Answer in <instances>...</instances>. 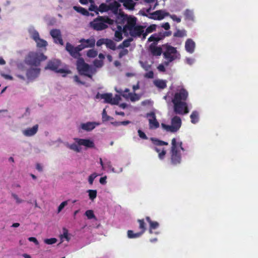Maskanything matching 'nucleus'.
<instances>
[{
	"label": "nucleus",
	"instance_id": "f257e3e1",
	"mask_svg": "<svg viewBox=\"0 0 258 258\" xmlns=\"http://www.w3.org/2000/svg\"><path fill=\"white\" fill-rule=\"evenodd\" d=\"M188 96V92L183 88L178 87L175 90L169 91L163 98L167 103L173 104V111L176 114L184 115L189 112L186 100Z\"/></svg>",
	"mask_w": 258,
	"mask_h": 258
},
{
	"label": "nucleus",
	"instance_id": "f03ea898",
	"mask_svg": "<svg viewBox=\"0 0 258 258\" xmlns=\"http://www.w3.org/2000/svg\"><path fill=\"white\" fill-rule=\"evenodd\" d=\"M185 151V149L183 147L181 140L179 138H173L170 151V164L174 166L180 164L183 153Z\"/></svg>",
	"mask_w": 258,
	"mask_h": 258
},
{
	"label": "nucleus",
	"instance_id": "7ed1b4c3",
	"mask_svg": "<svg viewBox=\"0 0 258 258\" xmlns=\"http://www.w3.org/2000/svg\"><path fill=\"white\" fill-rule=\"evenodd\" d=\"M29 69H26L25 66H18V71L16 76L23 81H26L27 83L33 81L40 74V69L38 66H30Z\"/></svg>",
	"mask_w": 258,
	"mask_h": 258
},
{
	"label": "nucleus",
	"instance_id": "20e7f679",
	"mask_svg": "<svg viewBox=\"0 0 258 258\" xmlns=\"http://www.w3.org/2000/svg\"><path fill=\"white\" fill-rule=\"evenodd\" d=\"M137 20V19L135 17L128 16L122 11H120L116 17V22L121 25L126 23L122 28V32L125 33L136 25Z\"/></svg>",
	"mask_w": 258,
	"mask_h": 258
},
{
	"label": "nucleus",
	"instance_id": "39448f33",
	"mask_svg": "<svg viewBox=\"0 0 258 258\" xmlns=\"http://www.w3.org/2000/svg\"><path fill=\"white\" fill-rule=\"evenodd\" d=\"M113 23L114 20L108 16H98L90 22L89 26L93 30L99 31L107 28L108 25H112Z\"/></svg>",
	"mask_w": 258,
	"mask_h": 258
},
{
	"label": "nucleus",
	"instance_id": "423d86ee",
	"mask_svg": "<svg viewBox=\"0 0 258 258\" xmlns=\"http://www.w3.org/2000/svg\"><path fill=\"white\" fill-rule=\"evenodd\" d=\"M47 59V56L44 53L38 51H29L25 57V62L26 64H40Z\"/></svg>",
	"mask_w": 258,
	"mask_h": 258
},
{
	"label": "nucleus",
	"instance_id": "0eeeda50",
	"mask_svg": "<svg viewBox=\"0 0 258 258\" xmlns=\"http://www.w3.org/2000/svg\"><path fill=\"white\" fill-rule=\"evenodd\" d=\"M163 57L167 61L166 64H168V63L179 58L180 54L178 52L176 48L172 46L168 43L163 45Z\"/></svg>",
	"mask_w": 258,
	"mask_h": 258
},
{
	"label": "nucleus",
	"instance_id": "6e6552de",
	"mask_svg": "<svg viewBox=\"0 0 258 258\" xmlns=\"http://www.w3.org/2000/svg\"><path fill=\"white\" fill-rule=\"evenodd\" d=\"M161 126L167 132L175 133L178 131L181 125V119L180 117L175 115L171 119V124L167 125L164 123H161Z\"/></svg>",
	"mask_w": 258,
	"mask_h": 258
},
{
	"label": "nucleus",
	"instance_id": "1a4fd4ad",
	"mask_svg": "<svg viewBox=\"0 0 258 258\" xmlns=\"http://www.w3.org/2000/svg\"><path fill=\"white\" fill-rule=\"evenodd\" d=\"M150 140L156 145V147H154V150L158 153V156L159 159L160 160H164L166 154V150L163 147V146L168 145V143L153 138H151Z\"/></svg>",
	"mask_w": 258,
	"mask_h": 258
},
{
	"label": "nucleus",
	"instance_id": "9d476101",
	"mask_svg": "<svg viewBox=\"0 0 258 258\" xmlns=\"http://www.w3.org/2000/svg\"><path fill=\"white\" fill-rule=\"evenodd\" d=\"M102 66H77V70L81 76L91 78L97 71L98 68Z\"/></svg>",
	"mask_w": 258,
	"mask_h": 258
},
{
	"label": "nucleus",
	"instance_id": "9b49d317",
	"mask_svg": "<svg viewBox=\"0 0 258 258\" xmlns=\"http://www.w3.org/2000/svg\"><path fill=\"white\" fill-rule=\"evenodd\" d=\"M66 49L69 52L70 55L74 58H77L81 56L80 52L82 50H81V46L80 45L75 47L71 43L67 42L66 46Z\"/></svg>",
	"mask_w": 258,
	"mask_h": 258
},
{
	"label": "nucleus",
	"instance_id": "f8f14e48",
	"mask_svg": "<svg viewBox=\"0 0 258 258\" xmlns=\"http://www.w3.org/2000/svg\"><path fill=\"white\" fill-rule=\"evenodd\" d=\"M60 66H46L45 70H50L55 73L60 74L62 77H66L68 74L71 73V71L66 68H61Z\"/></svg>",
	"mask_w": 258,
	"mask_h": 258
},
{
	"label": "nucleus",
	"instance_id": "ddd939ff",
	"mask_svg": "<svg viewBox=\"0 0 258 258\" xmlns=\"http://www.w3.org/2000/svg\"><path fill=\"white\" fill-rule=\"evenodd\" d=\"M115 90L117 92L120 93L123 97L126 99H130L132 101H136L140 99L139 95L136 93L133 94L129 93V90L128 89H125L124 91L121 89L117 90V89H115Z\"/></svg>",
	"mask_w": 258,
	"mask_h": 258
},
{
	"label": "nucleus",
	"instance_id": "4468645a",
	"mask_svg": "<svg viewBox=\"0 0 258 258\" xmlns=\"http://www.w3.org/2000/svg\"><path fill=\"white\" fill-rule=\"evenodd\" d=\"M74 140L80 145V146H84L86 148H93L95 147L94 142L90 139L76 138H74Z\"/></svg>",
	"mask_w": 258,
	"mask_h": 258
},
{
	"label": "nucleus",
	"instance_id": "2eb2a0df",
	"mask_svg": "<svg viewBox=\"0 0 258 258\" xmlns=\"http://www.w3.org/2000/svg\"><path fill=\"white\" fill-rule=\"evenodd\" d=\"M147 117L149 122V126L151 129L157 128L159 126V123L157 121L155 114L151 112L147 114Z\"/></svg>",
	"mask_w": 258,
	"mask_h": 258
},
{
	"label": "nucleus",
	"instance_id": "dca6fc26",
	"mask_svg": "<svg viewBox=\"0 0 258 258\" xmlns=\"http://www.w3.org/2000/svg\"><path fill=\"white\" fill-rule=\"evenodd\" d=\"M99 125V123L98 122L95 121H88L81 123L79 128L86 132H90Z\"/></svg>",
	"mask_w": 258,
	"mask_h": 258
},
{
	"label": "nucleus",
	"instance_id": "f3484780",
	"mask_svg": "<svg viewBox=\"0 0 258 258\" xmlns=\"http://www.w3.org/2000/svg\"><path fill=\"white\" fill-rule=\"evenodd\" d=\"M130 35L133 37H141L144 32V27L141 25H136L129 31Z\"/></svg>",
	"mask_w": 258,
	"mask_h": 258
},
{
	"label": "nucleus",
	"instance_id": "a211bd4d",
	"mask_svg": "<svg viewBox=\"0 0 258 258\" xmlns=\"http://www.w3.org/2000/svg\"><path fill=\"white\" fill-rule=\"evenodd\" d=\"M81 44V50H83L88 47H93L95 44V40L94 38L85 39L84 38L81 39L80 40Z\"/></svg>",
	"mask_w": 258,
	"mask_h": 258
},
{
	"label": "nucleus",
	"instance_id": "6ab92c4d",
	"mask_svg": "<svg viewBox=\"0 0 258 258\" xmlns=\"http://www.w3.org/2000/svg\"><path fill=\"white\" fill-rule=\"evenodd\" d=\"M150 16L149 17L150 19L154 20H162L165 16H168L169 15V13H165L161 10L156 11L152 13H151Z\"/></svg>",
	"mask_w": 258,
	"mask_h": 258
},
{
	"label": "nucleus",
	"instance_id": "aec40b11",
	"mask_svg": "<svg viewBox=\"0 0 258 258\" xmlns=\"http://www.w3.org/2000/svg\"><path fill=\"white\" fill-rule=\"evenodd\" d=\"M38 125L37 124L34 125L32 127H28L22 131V134L24 136L30 137L34 136L37 132Z\"/></svg>",
	"mask_w": 258,
	"mask_h": 258
},
{
	"label": "nucleus",
	"instance_id": "412c9836",
	"mask_svg": "<svg viewBox=\"0 0 258 258\" xmlns=\"http://www.w3.org/2000/svg\"><path fill=\"white\" fill-rule=\"evenodd\" d=\"M120 7V4L118 2L114 1L113 3L109 4V11H111L114 14L116 15L117 17L119 12L122 11L121 10H119V8Z\"/></svg>",
	"mask_w": 258,
	"mask_h": 258
},
{
	"label": "nucleus",
	"instance_id": "4be33fe9",
	"mask_svg": "<svg viewBox=\"0 0 258 258\" xmlns=\"http://www.w3.org/2000/svg\"><path fill=\"white\" fill-rule=\"evenodd\" d=\"M196 44L191 39H187L185 43V48L190 53L194 52Z\"/></svg>",
	"mask_w": 258,
	"mask_h": 258
},
{
	"label": "nucleus",
	"instance_id": "5701e85b",
	"mask_svg": "<svg viewBox=\"0 0 258 258\" xmlns=\"http://www.w3.org/2000/svg\"><path fill=\"white\" fill-rule=\"evenodd\" d=\"M104 161L105 162L104 165L105 166V168H107L108 169V171H110L113 173H121L122 172L123 169L122 167H120V168H119V169L118 170H116L114 169V168H113L112 166L111 162L109 160H108L106 158H104Z\"/></svg>",
	"mask_w": 258,
	"mask_h": 258
},
{
	"label": "nucleus",
	"instance_id": "b1692460",
	"mask_svg": "<svg viewBox=\"0 0 258 258\" xmlns=\"http://www.w3.org/2000/svg\"><path fill=\"white\" fill-rule=\"evenodd\" d=\"M119 2L122 4L125 9L128 10L133 11L135 9L136 3L133 0H119Z\"/></svg>",
	"mask_w": 258,
	"mask_h": 258
},
{
	"label": "nucleus",
	"instance_id": "393cba45",
	"mask_svg": "<svg viewBox=\"0 0 258 258\" xmlns=\"http://www.w3.org/2000/svg\"><path fill=\"white\" fill-rule=\"evenodd\" d=\"M97 98H100L104 100V103H110L112 104V95L111 93L98 94L96 95Z\"/></svg>",
	"mask_w": 258,
	"mask_h": 258
},
{
	"label": "nucleus",
	"instance_id": "a878e982",
	"mask_svg": "<svg viewBox=\"0 0 258 258\" xmlns=\"http://www.w3.org/2000/svg\"><path fill=\"white\" fill-rule=\"evenodd\" d=\"M154 44L155 45L156 44V43H153L150 46V50L151 51V53L153 55L155 56H159L163 52V45L162 46V47H158L156 46H153V44Z\"/></svg>",
	"mask_w": 258,
	"mask_h": 258
},
{
	"label": "nucleus",
	"instance_id": "bb28decb",
	"mask_svg": "<svg viewBox=\"0 0 258 258\" xmlns=\"http://www.w3.org/2000/svg\"><path fill=\"white\" fill-rule=\"evenodd\" d=\"M50 34L54 39L55 38H59V44L62 45L63 44V40L61 38L60 31L58 29H52L50 32Z\"/></svg>",
	"mask_w": 258,
	"mask_h": 258
},
{
	"label": "nucleus",
	"instance_id": "cd10ccee",
	"mask_svg": "<svg viewBox=\"0 0 258 258\" xmlns=\"http://www.w3.org/2000/svg\"><path fill=\"white\" fill-rule=\"evenodd\" d=\"M166 81L160 80V79H155L153 81V84L154 85L160 89H163L166 87Z\"/></svg>",
	"mask_w": 258,
	"mask_h": 258
},
{
	"label": "nucleus",
	"instance_id": "c85d7f7f",
	"mask_svg": "<svg viewBox=\"0 0 258 258\" xmlns=\"http://www.w3.org/2000/svg\"><path fill=\"white\" fill-rule=\"evenodd\" d=\"M151 66H142L143 69L147 72L145 74L144 77L149 79H152L154 77V73L151 70Z\"/></svg>",
	"mask_w": 258,
	"mask_h": 258
},
{
	"label": "nucleus",
	"instance_id": "c756f323",
	"mask_svg": "<svg viewBox=\"0 0 258 258\" xmlns=\"http://www.w3.org/2000/svg\"><path fill=\"white\" fill-rule=\"evenodd\" d=\"M190 118L192 123H197L199 121V112L196 110L193 111L190 115Z\"/></svg>",
	"mask_w": 258,
	"mask_h": 258
},
{
	"label": "nucleus",
	"instance_id": "7c9ffc66",
	"mask_svg": "<svg viewBox=\"0 0 258 258\" xmlns=\"http://www.w3.org/2000/svg\"><path fill=\"white\" fill-rule=\"evenodd\" d=\"M67 147L69 148L70 149L77 152L79 153L81 151V148L80 147V145H79L75 141V143L71 144H68Z\"/></svg>",
	"mask_w": 258,
	"mask_h": 258
},
{
	"label": "nucleus",
	"instance_id": "2f4dec72",
	"mask_svg": "<svg viewBox=\"0 0 258 258\" xmlns=\"http://www.w3.org/2000/svg\"><path fill=\"white\" fill-rule=\"evenodd\" d=\"M29 33L30 35V37L33 39L35 42L40 38L39 34L36 30L34 29H30Z\"/></svg>",
	"mask_w": 258,
	"mask_h": 258
},
{
	"label": "nucleus",
	"instance_id": "473e14b6",
	"mask_svg": "<svg viewBox=\"0 0 258 258\" xmlns=\"http://www.w3.org/2000/svg\"><path fill=\"white\" fill-rule=\"evenodd\" d=\"M146 220L149 223L150 227L154 230L157 229L159 226V224L156 221H153L149 217H147Z\"/></svg>",
	"mask_w": 258,
	"mask_h": 258
},
{
	"label": "nucleus",
	"instance_id": "72a5a7b5",
	"mask_svg": "<svg viewBox=\"0 0 258 258\" xmlns=\"http://www.w3.org/2000/svg\"><path fill=\"white\" fill-rule=\"evenodd\" d=\"M143 234V232H137V233H134L133 230H128L127 231V237L129 238H137L141 236V235Z\"/></svg>",
	"mask_w": 258,
	"mask_h": 258
},
{
	"label": "nucleus",
	"instance_id": "f704fd0d",
	"mask_svg": "<svg viewBox=\"0 0 258 258\" xmlns=\"http://www.w3.org/2000/svg\"><path fill=\"white\" fill-rule=\"evenodd\" d=\"M73 9L84 16H89L90 14L89 12L86 9L81 7L74 6Z\"/></svg>",
	"mask_w": 258,
	"mask_h": 258
},
{
	"label": "nucleus",
	"instance_id": "c9c22d12",
	"mask_svg": "<svg viewBox=\"0 0 258 258\" xmlns=\"http://www.w3.org/2000/svg\"><path fill=\"white\" fill-rule=\"evenodd\" d=\"M35 42L38 48L46 47L48 45L47 42L46 40L40 38L36 41Z\"/></svg>",
	"mask_w": 258,
	"mask_h": 258
},
{
	"label": "nucleus",
	"instance_id": "e433bc0d",
	"mask_svg": "<svg viewBox=\"0 0 258 258\" xmlns=\"http://www.w3.org/2000/svg\"><path fill=\"white\" fill-rule=\"evenodd\" d=\"M105 45L107 48L113 50H114L116 49L115 43L111 39H106Z\"/></svg>",
	"mask_w": 258,
	"mask_h": 258
},
{
	"label": "nucleus",
	"instance_id": "4c0bfd02",
	"mask_svg": "<svg viewBox=\"0 0 258 258\" xmlns=\"http://www.w3.org/2000/svg\"><path fill=\"white\" fill-rule=\"evenodd\" d=\"M117 29H118V30L116 31L115 32V37L116 38V40L119 41H120L122 39V28L121 26H118Z\"/></svg>",
	"mask_w": 258,
	"mask_h": 258
},
{
	"label": "nucleus",
	"instance_id": "58836bf2",
	"mask_svg": "<svg viewBox=\"0 0 258 258\" xmlns=\"http://www.w3.org/2000/svg\"><path fill=\"white\" fill-rule=\"evenodd\" d=\"M184 15L185 20H194V14L192 11L189 10H186L184 12Z\"/></svg>",
	"mask_w": 258,
	"mask_h": 258
},
{
	"label": "nucleus",
	"instance_id": "ea45409f",
	"mask_svg": "<svg viewBox=\"0 0 258 258\" xmlns=\"http://www.w3.org/2000/svg\"><path fill=\"white\" fill-rule=\"evenodd\" d=\"M186 36V32L185 30L177 29V31L173 34V36L175 37H183Z\"/></svg>",
	"mask_w": 258,
	"mask_h": 258
},
{
	"label": "nucleus",
	"instance_id": "a19ab883",
	"mask_svg": "<svg viewBox=\"0 0 258 258\" xmlns=\"http://www.w3.org/2000/svg\"><path fill=\"white\" fill-rule=\"evenodd\" d=\"M74 81L78 85H86V82L84 80L82 77H79L77 76H75L73 78Z\"/></svg>",
	"mask_w": 258,
	"mask_h": 258
},
{
	"label": "nucleus",
	"instance_id": "79ce46f5",
	"mask_svg": "<svg viewBox=\"0 0 258 258\" xmlns=\"http://www.w3.org/2000/svg\"><path fill=\"white\" fill-rule=\"evenodd\" d=\"M88 194L89 198L91 201H94L97 197V190L94 189H89L87 191Z\"/></svg>",
	"mask_w": 258,
	"mask_h": 258
},
{
	"label": "nucleus",
	"instance_id": "37998d69",
	"mask_svg": "<svg viewBox=\"0 0 258 258\" xmlns=\"http://www.w3.org/2000/svg\"><path fill=\"white\" fill-rule=\"evenodd\" d=\"M133 40L132 38H129L127 39L124 40L122 43L119 45V47L123 48L127 47L130 45L131 42Z\"/></svg>",
	"mask_w": 258,
	"mask_h": 258
},
{
	"label": "nucleus",
	"instance_id": "c03bdc74",
	"mask_svg": "<svg viewBox=\"0 0 258 258\" xmlns=\"http://www.w3.org/2000/svg\"><path fill=\"white\" fill-rule=\"evenodd\" d=\"M98 54V52L95 49H89L87 53V55L89 57L94 58Z\"/></svg>",
	"mask_w": 258,
	"mask_h": 258
},
{
	"label": "nucleus",
	"instance_id": "a18cd8bd",
	"mask_svg": "<svg viewBox=\"0 0 258 258\" xmlns=\"http://www.w3.org/2000/svg\"><path fill=\"white\" fill-rule=\"evenodd\" d=\"M108 11H109V5L102 3L98 8V11L100 12H107Z\"/></svg>",
	"mask_w": 258,
	"mask_h": 258
},
{
	"label": "nucleus",
	"instance_id": "49530a36",
	"mask_svg": "<svg viewBox=\"0 0 258 258\" xmlns=\"http://www.w3.org/2000/svg\"><path fill=\"white\" fill-rule=\"evenodd\" d=\"M12 197L15 200L16 203L17 204H20L25 202V201L24 200L19 198V197L16 194H14V193L12 194Z\"/></svg>",
	"mask_w": 258,
	"mask_h": 258
},
{
	"label": "nucleus",
	"instance_id": "de8ad7c7",
	"mask_svg": "<svg viewBox=\"0 0 258 258\" xmlns=\"http://www.w3.org/2000/svg\"><path fill=\"white\" fill-rule=\"evenodd\" d=\"M138 221L140 224L139 228L140 229L142 230L141 232H143V234L146 230L145 223L144 222V220L143 219H142V220L139 219L138 220Z\"/></svg>",
	"mask_w": 258,
	"mask_h": 258
},
{
	"label": "nucleus",
	"instance_id": "09e8293b",
	"mask_svg": "<svg viewBox=\"0 0 258 258\" xmlns=\"http://www.w3.org/2000/svg\"><path fill=\"white\" fill-rule=\"evenodd\" d=\"M85 215L87 217L88 219H91L95 218L93 210H88L85 212Z\"/></svg>",
	"mask_w": 258,
	"mask_h": 258
},
{
	"label": "nucleus",
	"instance_id": "8fccbe9b",
	"mask_svg": "<svg viewBox=\"0 0 258 258\" xmlns=\"http://www.w3.org/2000/svg\"><path fill=\"white\" fill-rule=\"evenodd\" d=\"M159 41H160V38H159L157 37V35L156 33L152 34L148 38V41L149 42L154 41V42H157Z\"/></svg>",
	"mask_w": 258,
	"mask_h": 258
},
{
	"label": "nucleus",
	"instance_id": "3c124183",
	"mask_svg": "<svg viewBox=\"0 0 258 258\" xmlns=\"http://www.w3.org/2000/svg\"><path fill=\"white\" fill-rule=\"evenodd\" d=\"M98 176L97 173H93L91 174L88 177V182L90 184L92 185L93 183L94 179Z\"/></svg>",
	"mask_w": 258,
	"mask_h": 258
},
{
	"label": "nucleus",
	"instance_id": "603ef678",
	"mask_svg": "<svg viewBox=\"0 0 258 258\" xmlns=\"http://www.w3.org/2000/svg\"><path fill=\"white\" fill-rule=\"evenodd\" d=\"M138 133L139 137L143 140H147L148 137L145 134L144 132H143L141 130L139 129L138 131Z\"/></svg>",
	"mask_w": 258,
	"mask_h": 258
},
{
	"label": "nucleus",
	"instance_id": "864d4df0",
	"mask_svg": "<svg viewBox=\"0 0 258 258\" xmlns=\"http://www.w3.org/2000/svg\"><path fill=\"white\" fill-rule=\"evenodd\" d=\"M156 29V25L155 24H152L149 26L147 28L146 30L147 31V33H152L153 31H155Z\"/></svg>",
	"mask_w": 258,
	"mask_h": 258
},
{
	"label": "nucleus",
	"instance_id": "5fc2aeb1",
	"mask_svg": "<svg viewBox=\"0 0 258 258\" xmlns=\"http://www.w3.org/2000/svg\"><path fill=\"white\" fill-rule=\"evenodd\" d=\"M68 204V201H64L62 202L59 206L58 207L57 209V213H60L62 210L64 208L65 206H66Z\"/></svg>",
	"mask_w": 258,
	"mask_h": 258
},
{
	"label": "nucleus",
	"instance_id": "6e6d98bb",
	"mask_svg": "<svg viewBox=\"0 0 258 258\" xmlns=\"http://www.w3.org/2000/svg\"><path fill=\"white\" fill-rule=\"evenodd\" d=\"M120 99V96L118 95H116L114 97H112V105L118 104Z\"/></svg>",
	"mask_w": 258,
	"mask_h": 258
},
{
	"label": "nucleus",
	"instance_id": "4d7b16f0",
	"mask_svg": "<svg viewBox=\"0 0 258 258\" xmlns=\"http://www.w3.org/2000/svg\"><path fill=\"white\" fill-rule=\"evenodd\" d=\"M128 53V51L126 49H122L120 51L118 56L119 58L122 57L123 56L127 55Z\"/></svg>",
	"mask_w": 258,
	"mask_h": 258
},
{
	"label": "nucleus",
	"instance_id": "13d9d810",
	"mask_svg": "<svg viewBox=\"0 0 258 258\" xmlns=\"http://www.w3.org/2000/svg\"><path fill=\"white\" fill-rule=\"evenodd\" d=\"M45 243L47 244H52L55 243L56 242V239L54 238H51L49 239H45L44 240Z\"/></svg>",
	"mask_w": 258,
	"mask_h": 258
},
{
	"label": "nucleus",
	"instance_id": "bf43d9fd",
	"mask_svg": "<svg viewBox=\"0 0 258 258\" xmlns=\"http://www.w3.org/2000/svg\"><path fill=\"white\" fill-rule=\"evenodd\" d=\"M89 10L90 11H95L97 15L98 14V8L95 5L91 4Z\"/></svg>",
	"mask_w": 258,
	"mask_h": 258
},
{
	"label": "nucleus",
	"instance_id": "052dcab7",
	"mask_svg": "<svg viewBox=\"0 0 258 258\" xmlns=\"http://www.w3.org/2000/svg\"><path fill=\"white\" fill-rule=\"evenodd\" d=\"M77 58L78 59L77 61L76 64H88V63H87L85 62L84 59L82 57L79 56V57H77Z\"/></svg>",
	"mask_w": 258,
	"mask_h": 258
},
{
	"label": "nucleus",
	"instance_id": "680f3d73",
	"mask_svg": "<svg viewBox=\"0 0 258 258\" xmlns=\"http://www.w3.org/2000/svg\"><path fill=\"white\" fill-rule=\"evenodd\" d=\"M174 21H176L177 23H180L181 22V19L179 17H177L175 15H168Z\"/></svg>",
	"mask_w": 258,
	"mask_h": 258
},
{
	"label": "nucleus",
	"instance_id": "e2e57ef3",
	"mask_svg": "<svg viewBox=\"0 0 258 258\" xmlns=\"http://www.w3.org/2000/svg\"><path fill=\"white\" fill-rule=\"evenodd\" d=\"M105 42H106V39H104V38L100 39L97 40V41L96 42V45L97 46H100L102 44H105Z\"/></svg>",
	"mask_w": 258,
	"mask_h": 258
},
{
	"label": "nucleus",
	"instance_id": "0e129e2a",
	"mask_svg": "<svg viewBox=\"0 0 258 258\" xmlns=\"http://www.w3.org/2000/svg\"><path fill=\"white\" fill-rule=\"evenodd\" d=\"M136 75H137V73L134 71H131L130 72H127L125 74V76L127 77H133L136 76Z\"/></svg>",
	"mask_w": 258,
	"mask_h": 258
},
{
	"label": "nucleus",
	"instance_id": "69168bd1",
	"mask_svg": "<svg viewBox=\"0 0 258 258\" xmlns=\"http://www.w3.org/2000/svg\"><path fill=\"white\" fill-rule=\"evenodd\" d=\"M1 75L6 80H12L13 79V77L9 75H7L4 73H1Z\"/></svg>",
	"mask_w": 258,
	"mask_h": 258
},
{
	"label": "nucleus",
	"instance_id": "338daca9",
	"mask_svg": "<svg viewBox=\"0 0 258 258\" xmlns=\"http://www.w3.org/2000/svg\"><path fill=\"white\" fill-rule=\"evenodd\" d=\"M161 27L162 28H163L166 30H168L170 29V24L168 22H166L165 23H163Z\"/></svg>",
	"mask_w": 258,
	"mask_h": 258
},
{
	"label": "nucleus",
	"instance_id": "774afa93",
	"mask_svg": "<svg viewBox=\"0 0 258 258\" xmlns=\"http://www.w3.org/2000/svg\"><path fill=\"white\" fill-rule=\"evenodd\" d=\"M109 116L107 115L105 109H104L102 112V118L104 120H107L108 119Z\"/></svg>",
	"mask_w": 258,
	"mask_h": 258
}]
</instances>
